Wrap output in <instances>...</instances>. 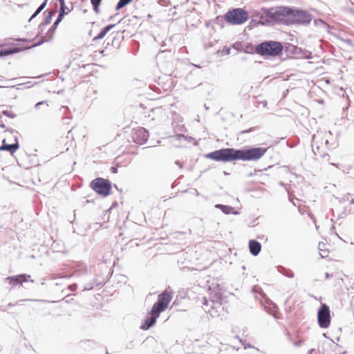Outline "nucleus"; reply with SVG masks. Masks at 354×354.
Listing matches in <instances>:
<instances>
[{
	"label": "nucleus",
	"mask_w": 354,
	"mask_h": 354,
	"mask_svg": "<svg viewBox=\"0 0 354 354\" xmlns=\"http://www.w3.org/2000/svg\"><path fill=\"white\" fill-rule=\"evenodd\" d=\"M265 147H254L248 149L226 148L214 151L204 156L205 158L214 161L230 162L236 160L243 161L257 160L267 151Z\"/></svg>",
	"instance_id": "nucleus-1"
},
{
	"label": "nucleus",
	"mask_w": 354,
	"mask_h": 354,
	"mask_svg": "<svg viewBox=\"0 0 354 354\" xmlns=\"http://www.w3.org/2000/svg\"><path fill=\"white\" fill-rule=\"evenodd\" d=\"M172 298V292L167 290L160 294L158 296L157 301L154 303L150 311V317L145 320L140 328L142 330H148L151 326L154 325L160 314L168 308Z\"/></svg>",
	"instance_id": "nucleus-2"
},
{
	"label": "nucleus",
	"mask_w": 354,
	"mask_h": 354,
	"mask_svg": "<svg viewBox=\"0 0 354 354\" xmlns=\"http://www.w3.org/2000/svg\"><path fill=\"white\" fill-rule=\"evenodd\" d=\"M283 46L281 43L275 41H268L257 45L255 51L263 57H275L282 54Z\"/></svg>",
	"instance_id": "nucleus-3"
},
{
	"label": "nucleus",
	"mask_w": 354,
	"mask_h": 354,
	"mask_svg": "<svg viewBox=\"0 0 354 354\" xmlns=\"http://www.w3.org/2000/svg\"><path fill=\"white\" fill-rule=\"evenodd\" d=\"M300 14L301 12L298 11L295 12L292 9L285 7H279L269 12V15L273 20L283 24L292 22L294 20L293 17Z\"/></svg>",
	"instance_id": "nucleus-4"
},
{
	"label": "nucleus",
	"mask_w": 354,
	"mask_h": 354,
	"mask_svg": "<svg viewBox=\"0 0 354 354\" xmlns=\"http://www.w3.org/2000/svg\"><path fill=\"white\" fill-rule=\"evenodd\" d=\"M224 18L230 24L240 25L248 21V13L242 8H234L227 11Z\"/></svg>",
	"instance_id": "nucleus-5"
},
{
	"label": "nucleus",
	"mask_w": 354,
	"mask_h": 354,
	"mask_svg": "<svg viewBox=\"0 0 354 354\" xmlns=\"http://www.w3.org/2000/svg\"><path fill=\"white\" fill-rule=\"evenodd\" d=\"M91 187L98 195L105 197L110 194L111 183L106 179L97 178L91 181Z\"/></svg>",
	"instance_id": "nucleus-6"
},
{
	"label": "nucleus",
	"mask_w": 354,
	"mask_h": 354,
	"mask_svg": "<svg viewBox=\"0 0 354 354\" xmlns=\"http://www.w3.org/2000/svg\"><path fill=\"white\" fill-rule=\"evenodd\" d=\"M317 321L319 326L323 328H327L330 324V315L329 307L322 304L317 314Z\"/></svg>",
	"instance_id": "nucleus-7"
},
{
	"label": "nucleus",
	"mask_w": 354,
	"mask_h": 354,
	"mask_svg": "<svg viewBox=\"0 0 354 354\" xmlns=\"http://www.w3.org/2000/svg\"><path fill=\"white\" fill-rule=\"evenodd\" d=\"M130 135L133 142L139 145L145 142L149 137L148 131L141 127L133 129L131 131Z\"/></svg>",
	"instance_id": "nucleus-8"
},
{
	"label": "nucleus",
	"mask_w": 354,
	"mask_h": 354,
	"mask_svg": "<svg viewBox=\"0 0 354 354\" xmlns=\"http://www.w3.org/2000/svg\"><path fill=\"white\" fill-rule=\"evenodd\" d=\"M9 137L13 138V142L8 143L6 138L3 139L2 145L0 147V151H8L13 154L19 148V145L17 138L12 133H10Z\"/></svg>",
	"instance_id": "nucleus-9"
},
{
	"label": "nucleus",
	"mask_w": 354,
	"mask_h": 354,
	"mask_svg": "<svg viewBox=\"0 0 354 354\" xmlns=\"http://www.w3.org/2000/svg\"><path fill=\"white\" fill-rule=\"evenodd\" d=\"M59 3H60V12H59V15L57 17V20L55 21V22L53 24V26L55 28L62 20L63 17L65 15L69 14L71 12V10H73V8L72 5H71V6H69V7L67 6L66 5V3H65L64 0H59Z\"/></svg>",
	"instance_id": "nucleus-10"
},
{
	"label": "nucleus",
	"mask_w": 354,
	"mask_h": 354,
	"mask_svg": "<svg viewBox=\"0 0 354 354\" xmlns=\"http://www.w3.org/2000/svg\"><path fill=\"white\" fill-rule=\"evenodd\" d=\"M30 278V275L22 274L15 276L8 277L6 278V280L10 285L16 286L18 284H22L23 283L28 281Z\"/></svg>",
	"instance_id": "nucleus-11"
},
{
	"label": "nucleus",
	"mask_w": 354,
	"mask_h": 354,
	"mask_svg": "<svg viewBox=\"0 0 354 354\" xmlns=\"http://www.w3.org/2000/svg\"><path fill=\"white\" fill-rule=\"evenodd\" d=\"M221 309L222 304L221 301H212L211 308L205 309V311L208 313L212 317H216L219 316Z\"/></svg>",
	"instance_id": "nucleus-12"
},
{
	"label": "nucleus",
	"mask_w": 354,
	"mask_h": 354,
	"mask_svg": "<svg viewBox=\"0 0 354 354\" xmlns=\"http://www.w3.org/2000/svg\"><path fill=\"white\" fill-rule=\"evenodd\" d=\"M249 248L250 253L256 256L260 252L261 250V245L258 241L251 240L249 242Z\"/></svg>",
	"instance_id": "nucleus-13"
},
{
	"label": "nucleus",
	"mask_w": 354,
	"mask_h": 354,
	"mask_svg": "<svg viewBox=\"0 0 354 354\" xmlns=\"http://www.w3.org/2000/svg\"><path fill=\"white\" fill-rule=\"evenodd\" d=\"M114 26V25H109L106 26L99 34L97 37H95L93 39V41H96L98 39H102L106 34Z\"/></svg>",
	"instance_id": "nucleus-14"
},
{
	"label": "nucleus",
	"mask_w": 354,
	"mask_h": 354,
	"mask_svg": "<svg viewBox=\"0 0 354 354\" xmlns=\"http://www.w3.org/2000/svg\"><path fill=\"white\" fill-rule=\"evenodd\" d=\"M19 51V50L17 48H14L12 49H10V50H1L0 51V57L16 53H18Z\"/></svg>",
	"instance_id": "nucleus-15"
},
{
	"label": "nucleus",
	"mask_w": 354,
	"mask_h": 354,
	"mask_svg": "<svg viewBox=\"0 0 354 354\" xmlns=\"http://www.w3.org/2000/svg\"><path fill=\"white\" fill-rule=\"evenodd\" d=\"M216 207L220 209L221 210H222L223 212L225 214L230 213L231 210L232 209L231 207L224 205H216Z\"/></svg>",
	"instance_id": "nucleus-16"
},
{
	"label": "nucleus",
	"mask_w": 354,
	"mask_h": 354,
	"mask_svg": "<svg viewBox=\"0 0 354 354\" xmlns=\"http://www.w3.org/2000/svg\"><path fill=\"white\" fill-rule=\"evenodd\" d=\"M101 1L102 0H91V2L93 6V10L95 12V13H98L100 11L99 6L100 5Z\"/></svg>",
	"instance_id": "nucleus-17"
},
{
	"label": "nucleus",
	"mask_w": 354,
	"mask_h": 354,
	"mask_svg": "<svg viewBox=\"0 0 354 354\" xmlns=\"http://www.w3.org/2000/svg\"><path fill=\"white\" fill-rule=\"evenodd\" d=\"M132 0H120L117 4L116 8L119 10L123 7H124L127 4H128Z\"/></svg>",
	"instance_id": "nucleus-18"
},
{
	"label": "nucleus",
	"mask_w": 354,
	"mask_h": 354,
	"mask_svg": "<svg viewBox=\"0 0 354 354\" xmlns=\"http://www.w3.org/2000/svg\"><path fill=\"white\" fill-rule=\"evenodd\" d=\"M46 5V2L45 1L37 8L35 12L31 16L30 20L35 17L45 8Z\"/></svg>",
	"instance_id": "nucleus-19"
},
{
	"label": "nucleus",
	"mask_w": 354,
	"mask_h": 354,
	"mask_svg": "<svg viewBox=\"0 0 354 354\" xmlns=\"http://www.w3.org/2000/svg\"><path fill=\"white\" fill-rule=\"evenodd\" d=\"M51 38H52V35H50V36H48L47 39L44 38V39H43L42 40H41L40 41H39V42H37V43H36V44H33V45H32V46H39V45H40V44H43L44 42H45V41H49Z\"/></svg>",
	"instance_id": "nucleus-20"
},
{
	"label": "nucleus",
	"mask_w": 354,
	"mask_h": 354,
	"mask_svg": "<svg viewBox=\"0 0 354 354\" xmlns=\"http://www.w3.org/2000/svg\"><path fill=\"white\" fill-rule=\"evenodd\" d=\"M43 104H45L46 106H48L47 102L43 101V102H40L37 103L35 106L37 108H39L41 105H43Z\"/></svg>",
	"instance_id": "nucleus-21"
},
{
	"label": "nucleus",
	"mask_w": 354,
	"mask_h": 354,
	"mask_svg": "<svg viewBox=\"0 0 354 354\" xmlns=\"http://www.w3.org/2000/svg\"><path fill=\"white\" fill-rule=\"evenodd\" d=\"M254 129V128L252 127V128H250L248 130H245V131H241V133L243 134V133H245L251 132Z\"/></svg>",
	"instance_id": "nucleus-22"
},
{
	"label": "nucleus",
	"mask_w": 354,
	"mask_h": 354,
	"mask_svg": "<svg viewBox=\"0 0 354 354\" xmlns=\"http://www.w3.org/2000/svg\"><path fill=\"white\" fill-rule=\"evenodd\" d=\"M51 15H52V13H51V12H49V16H48V17H46V24H48V23H50V18H51Z\"/></svg>",
	"instance_id": "nucleus-23"
},
{
	"label": "nucleus",
	"mask_w": 354,
	"mask_h": 354,
	"mask_svg": "<svg viewBox=\"0 0 354 354\" xmlns=\"http://www.w3.org/2000/svg\"><path fill=\"white\" fill-rule=\"evenodd\" d=\"M323 157H324V158H327V160H329V155H328V154H324V155H323Z\"/></svg>",
	"instance_id": "nucleus-24"
},
{
	"label": "nucleus",
	"mask_w": 354,
	"mask_h": 354,
	"mask_svg": "<svg viewBox=\"0 0 354 354\" xmlns=\"http://www.w3.org/2000/svg\"><path fill=\"white\" fill-rule=\"evenodd\" d=\"M10 142V143H12V142H11V140H10L9 138H8V139H7V142Z\"/></svg>",
	"instance_id": "nucleus-25"
},
{
	"label": "nucleus",
	"mask_w": 354,
	"mask_h": 354,
	"mask_svg": "<svg viewBox=\"0 0 354 354\" xmlns=\"http://www.w3.org/2000/svg\"><path fill=\"white\" fill-rule=\"evenodd\" d=\"M205 305L207 306V301H205L204 303Z\"/></svg>",
	"instance_id": "nucleus-26"
}]
</instances>
